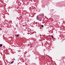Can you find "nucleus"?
Segmentation results:
<instances>
[{
    "mask_svg": "<svg viewBox=\"0 0 65 65\" xmlns=\"http://www.w3.org/2000/svg\"><path fill=\"white\" fill-rule=\"evenodd\" d=\"M40 17H38V16H37V20H39V19H40Z\"/></svg>",
    "mask_w": 65,
    "mask_h": 65,
    "instance_id": "nucleus-1",
    "label": "nucleus"
},
{
    "mask_svg": "<svg viewBox=\"0 0 65 65\" xmlns=\"http://www.w3.org/2000/svg\"><path fill=\"white\" fill-rule=\"evenodd\" d=\"M39 20V21H40L41 22V21H42V18H41V17H40Z\"/></svg>",
    "mask_w": 65,
    "mask_h": 65,
    "instance_id": "nucleus-2",
    "label": "nucleus"
},
{
    "mask_svg": "<svg viewBox=\"0 0 65 65\" xmlns=\"http://www.w3.org/2000/svg\"><path fill=\"white\" fill-rule=\"evenodd\" d=\"M36 25H39V22H36Z\"/></svg>",
    "mask_w": 65,
    "mask_h": 65,
    "instance_id": "nucleus-3",
    "label": "nucleus"
},
{
    "mask_svg": "<svg viewBox=\"0 0 65 65\" xmlns=\"http://www.w3.org/2000/svg\"><path fill=\"white\" fill-rule=\"evenodd\" d=\"M15 36H16V37H19V35H15Z\"/></svg>",
    "mask_w": 65,
    "mask_h": 65,
    "instance_id": "nucleus-4",
    "label": "nucleus"
},
{
    "mask_svg": "<svg viewBox=\"0 0 65 65\" xmlns=\"http://www.w3.org/2000/svg\"><path fill=\"white\" fill-rule=\"evenodd\" d=\"M2 44H0V47H2Z\"/></svg>",
    "mask_w": 65,
    "mask_h": 65,
    "instance_id": "nucleus-5",
    "label": "nucleus"
},
{
    "mask_svg": "<svg viewBox=\"0 0 65 65\" xmlns=\"http://www.w3.org/2000/svg\"><path fill=\"white\" fill-rule=\"evenodd\" d=\"M14 62V61H12L11 62V64H12V63H13Z\"/></svg>",
    "mask_w": 65,
    "mask_h": 65,
    "instance_id": "nucleus-6",
    "label": "nucleus"
},
{
    "mask_svg": "<svg viewBox=\"0 0 65 65\" xmlns=\"http://www.w3.org/2000/svg\"><path fill=\"white\" fill-rule=\"evenodd\" d=\"M51 36V37H52L53 39L54 38V37L53 36Z\"/></svg>",
    "mask_w": 65,
    "mask_h": 65,
    "instance_id": "nucleus-7",
    "label": "nucleus"
},
{
    "mask_svg": "<svg viewBox=\"0 0 65 65\" xmlns=\"http://www.w3.org/2000/svg\"><path fill=\"white\" fill-rule=\"evenodd\" d=\"M41 27H42V28L43 27V25H41Z\"/></svg>",
    "mask_w": 65,
    "mask_h": 65,
    "instance_id": "nucleus-8",
    "label": "nucleus"
},
{
    "mask_svg": "<svg viewBox=\"0 0 65 65\" xmlns=\"http://www.w3.org/2000/svg\"><path fill=\"white\" fill-rule=\"evenodd\" d=\"M51 11H54V10H51Z\"/></svg>",
    "mask_w": 65,
    "mask_h": 65,
    "instance_id": "nucleus-9",
    "label": "nucleus"
},
{
    "mask_svg": "<svg viewBox=\"0 0 65 65\" xmlns=\"http://www.w3.org/2000/svg\"><path fill=\"white\" fill-rule=\"evenodd\" d=\"M18 24H17L16 25V27H18Z\"/></svg>",
    "mask_w": 65,
    "mask_h": 65,
    "instance_id": "nucleus-10",
    "label": "nucleus"
},
{
    "mask_svg": "<svg viewBox=\"0 0 65 65\" xmlns=\"http://www.w3.org/2000/svg\"><path fill=\"white\" fill-rule=\"evenodd\" d=\"M44 15L43 14H41V15Z\"/></svg>",
    "mask_w": 65,
    "mask_h": 65,
    "instance_id": "nucleus-11",
    "label": "nucleus"
},
{
    "mask_svg": "<svg viewBox=\"0 0 65 65\" xmlns=\"http://www.w3.org/2000/svg\"><path fill=\"white\" fill-rule=\"evenodd\" d=\"M40 29H42L41 28V27H40Z\"/></svg>",
    "mask_w": 65,
    "mask_h": 65,
    "instance_id": "nucleus-12",
    "label": "nucleus"
},
{
    "mask_svg": "<svg viewBox=\"0 0 65 65\" xmlns=\"http://www.w3.org/2000/svg\"><path fill=\"white\" fill-rule=\"evenodd\" d=\"M36 27H37V25H36Z\"/></svg>",
    "mask_w": 65,
    "mask_h": 65,
    "instance_id": "nucleus-13",
    "label": "nucleus"
},
{
    "mask_svg": "<svg viewBox=\"0 0 65 65\" xmlns=\"http://www.w3.org/2000/svg\"><path fill=\"white\" fill-rule=\"evenodd\" d=\"M40 36H41V35L40 34Z\"/></svg>",
    "mask_w": 65,
    "mask_h": 65,
    "instance_id": "nucleus-14",
    "label": "nucleus"
},
{
    "mask_svg": "<svg viewBox=\"0 0 65 65\" xmlns=\"http://www.w3.org/2000/svg\"><path fill=\"white\" fill-rule=\"evenodd\" d=\"M27 32H29V31H28V30H27Z\"/></svg>",
    "mask_w": 65,
    "mask_h": 65,
    "instance_id": "nucleus-15",
    "label": "nucleus"
},
{
    "mask_svg": "<svg viewBox=\"0 0 65 65\" xmlns=\"http://www.w3.org/2000/svg\"><path fill=\"white\" fill-rule=\"evenodd\" d=\"M27 34H28V33H27Z\"/></svg>",
    "mask_w": 65,
    "mask_h": 65,
    "instance_id": "nucleus-16",
    "label": "nucleus"
},
{
    "mask_svg": "<svg viewBox=\"0 0 65 65\" xmlns=\"http://www.w3.org/2000/svg\"><path fill=\"white\" fill-rule=\"evenodd\" d=\"M43 21H44V20H43Z\"/></svg>",
    "mask_w": 65,
    "mask_h": 65,
    "instance_id": "nucleus-17",
    "label": "nucleus"
}]
</instances>
